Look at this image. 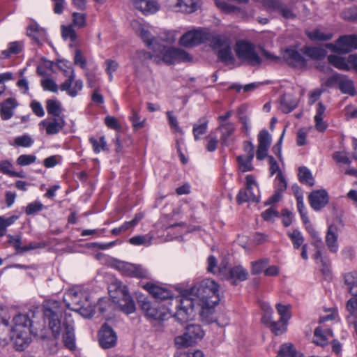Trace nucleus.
<instances>
[{
	"label": "nucleus",
	"instance_id": "nucleus-1",
	"mask_svg": "<svg viewBox=\"0 0 357 357\" xmlns=\"http://www.w3.org/2000/svg\"><path fill=\"white\" fill-rule=\"evenodd\" d=\"M43 308L45 319L48 321L54 337L57 338L63 332L64 345L70 350L74 349L75 348L74 327L70 321L61 324L59 319L62 312L60 303L54 300H49L44 303Z\"/></svg>",
	"mask_w": 357,
	"mask_h": 357
},
{
	"label": "nucleus",
	"instance_id": "nucleus-2",
	"mask_svg": "<svg viewBox=\"0 0 357 357\" xmlns=\"http://www.w3.org/2000/svg\"><path fill=\"white\" fill-rule=\"evenodd\" d=\"M150 48L153 50V54L144 50L137 51L138 59L142 61L152 59L155 63L159 64L163 62L168 65L192 60L190 55L185 50L180 48L167 47L160 43H155Z\"/></svg>",
	"mask_w": 357,
	"mask_h": 357
},
{
	"label": "nucleus",
	"instance_id": "nucleus-3",
	"mask_svg": "<svg viewBox=\"0 0 357 357\" xmlns=\"http://www.w3.org/2000/svg\"><path fill=\"white\" fill-rule=\"evenodd\" d=\"M32 321L26 314H18L13 319V333L15 335V347L22 351L31 341L30 326Z\"/></svg>",
	"mask_w": 357,
	"mask_h": 357
},
{
	"label": "nucleus",
	"instance_id": "nucleus-4",
	"mask_svg": "<svg viewBox=\"0 0 357 357\" xmlns=\"http://www.w3.org/2000/svg\"><path fill=\"white\" fill-rule=\"evenodd\" d=\"M64 301L69 309L79 312L84 317H90L94 314L93 307L83 292L70 289L66 294Z\"/></svg>",
	"mask_w": 357,
	"mask_h": 357
},
{
	"label": "nucleus",
	"instance_id": "nucleus-5",
	"mask_svg": "<svg viewBox=\"0 0 357 357\" xmlns=\"http://www.w3.org/2000/svg\"><path fill=\"white\" fill-rule=\"evenodd\" d=\"M212 48L217 51L219 59L227 65L234 62V57L231 52V42L224 35L213 36L210 42Z\"/></svg>",
	"mask_w": 357,
	"mask_h": 357
},
{
	"label": "nucleus",
	"instance_id": "nucleus-6",
	"mask_svg": "<svg viewBox=\"0 0 357 357\" xmlns=\"http://www.w3.org/2000/svg\"><path fill=\"white\" fill-rule=\"evenodd\" d=\"M197 294L208 306L217 305L220 301L218 284L210 279L201 282L197 289Z\"/></svg>",
	"mask_w": 357,
	"mask_h": 357
},
{
	"label": "nucleus",
	"instance_id": "nucleus-7",
	"mask_svg": "<svg viewBox=\"0 0 357 357\" xmlns=\"http://www.w3.org/2000/svg\"><path fill=\"white\" fill-rule=\"evenodd\" d=\"M204 333L199 325L190 324L186 326L185 333L175 337V344L178 348L192 346L204 337Z\"/></svg>",
	"mask_w": 357,
	"mask_h": 357
},
{
	"label": "nucleus",
	"instance_id": "nucleus-8",
	"mask_svg": "<svg viewBox=\"0 0 357 357\" xmlns=\"http://www.w3.org/2000/svg\"><path fill=\"white\" fill-rule=\"evenodd\" d=\"M236 54L238 59L246 61L251 66H258L261 59L255 51V46L245 41H239L236 43Z\"/></svg>",
	"mask_w": 357,
	"mask_h": 357
},
{
	"label": "nucleus",
	"instance_id": "nucleus-9",
	"mask_svg": "<svg viewBox=\"0 0 357 357\" xmlns=\"http://www.w3.org/2000/svg\"><path fill=\"white\" fill-rule=\"evenodd\" d=\"M138 303L148 319L156 321L165 319L167 310L163 305L152 303L148 299L141 297L139 298Z\"/></svg>",
	"mask_w": 357,
	"mask_h": 357
},
{
	"label": "nucleus",
	"instance_id": "nucleus-10",
	"mask_svg": "<svg viewBox=\"0 0 357 357\" xmlns=\"http://www.w3.org/2000/svg\"><path fill=\"white\" fill-rule=\"evenodd\" d=\"M212 37L213 36L206 30L195 29L183 35L179 43L186 47H193L207 40L211 42Z\"/></svg>",
	"mask_w": 357,
	"mask_h": 357
},
{
	"label": "nucleus",
	"instance_id": "nucleus-11",
	"mask_svg": "<svg viewBox=\"0 0 357 357\" xmlns=\"http://www.w3.org/2000/svg\"><path fill=\"white\" fill-rule=\"evenodd\" d=\"M112 288L115 289L118 296L122 297V299L114 301L115 302L119 303L121 310L126 314L134 312L135 310V305L128 293L127 287L125 285H123L121 282H116L109 287L110 293L112 291Z\"/></svg>",
	"mask_w": 357,
	"mask_h": 357
},
{
	"label": "nucleus",
	"instance_id": "nucleus-12",
	"mask_svg": "<svg viewBox=\"0 0 357 357\" xmlns=\"http://www.w3.org/2000/svg\"><path fill=\"white\" fill-rule=\"evenodd\" d=\"M326 47L333 52L347 54L357 49V36L348 35L340 37L335 43H328Z\"/></svg>",
	"mask_w": 357,
	"mask_h": 357
},
{
	"label": "nucleus",
	"instance_id": "nucleus-13",
	"mask_svg": "<svg viewBox=\"0 0 357 357\" xmlns=\"http://www.w3.org/2000/svg\"><path fill=\"white\" fill-rule=\"evenodd\" d=\"M263 4L267 10L270 11H276L280 13L284 18L288 20H294L296 17L292 7L284 4L278 0H254Z\"/></svg>",
	"mask_w": 357,
	"mask_h": 357
},
{
	"label": "nucleus",
	"instance_id": "nucleus-14",
	"mask_svg": "<svg viewBox=\"0 0 357 357\" xmlns=\"http://www.w3.org/2000/svg\"><path fill=\"white\" fill-rule=\"evenodd\" d=\"M177 310L174 317L180 322L188 321L193 316V302L188 298H176Z\"/></svg>",
	"mask_w": 357,
	"mask_h": 357
},
{
	"label": "nucleus",
	"instance_id": "nucleus-15",
	"mask_svg": "<svg viewBox=\"0 0 357 357\" xmlns=\"http://www.w3.org/2000/svg\"><path fill=\"white\" fill-rule=\"evenodd\" d=\"M218 272L222 279L230 280L234 285L236 284V280L243 281L247 279L248 272L241 266H237L231 268L219 267Z\"/></svg>",
	"mask_w": 357,
	"mask_h": 357
},
{
	"label": "nucleus",
	"instance_id": "nucleus-16",
	"mask_svg": "<svg viewBox=\"0 0 357 357\" xmlns=\"http://www.w3.org/2000/svg\"><path fill=\"white\" fill-rule=\"evenodd\" d=\"M117 269L124 275L138 278H146L148 271L141 265L119 261L116 264Z\"/></svg>",
	"mask_w": 357,
	"mask_h": 357
},
{
	"label": "nucleus",
	"instance_id": "nucleus-17",
	"mask_svg": "<svg viewBox=\"0 0 357 357\" xmlns=\"http://www.w3.org/2000/svg\"><path fill=\"white\" fill-rule=\"evenodd\" d=\"M131 26L149 47H153L155 43H159L151 35L147 25L141 23L138 20H133L131 22Z\"/></svg>",
	"mask_w": 357,
	"mask_h": 357
},
{
	"label": "nucleus",
	"instance_id": "nucleus-18",
	"mask_svg": "<svg viewBox=\"0 0 357 357\" xmlns=\"http://www.w3.org/2000/svg\"><path fill=\"white\" fill-rule=\"evenodd\" d=\"M75 75L72 70L68 79L60 86V89L66 91L71 97H75L83 88V82L81 79L76 80L75 82Z\"/></svg>",
	"mask_w": 357,
	"mask_h": 357
},
{
	"label": "nucleus",
	"instance_id": "nucleus-19",
	"mask_svg": "<svg viewBox=\"0 0 357 357\" xmlns=\"http://www.w3.org/2000/svg\"><path fill=\"white\" fill-rule=\"evenodd\" d=\"M116 335L114 331L107 324H104L99 331V343L104 349L113 347L116 342Z\"/></svg>",
	"mask_w": 357,
	"mask_h": 357
},
{
	"label": "nucleus",
	"instance_id": "nucleus-20",
	"mask_svg": "<svg viewBox=\"0 0 357 357\" xmlns=\"http://www.w3.org/2000/svg\"><path fill=\"white\" fill-rule=\"evenodd\" d=\"M134 7L145 15L158 12L160 6L156 0H131Z\"/></svg>",
	"mask_w": 357,
	"mask_h": 357
},
{
	"label": "nucleus",
	"instance_id": "nucleus-21",
	"mask_svg": "<svg viewBox=\"0 0 357 357\" xmlns=\"http://www.w3.org/2000/svg\"><path fill=\"white\" fill-rule=\"evenodd\" d=\"M308 199L310 206L315 211L320 210L328 202V195L325 190H319L312 192Z\"/></svg>",
	"mask_w": 357,
	"mask_h": 357
},
{
	"label": "nucleus",
	"instance_id": "nucleus-22",
	"mask_svg": "<svg viewBox=\"0 0 357 357\" xmlns=\"http://www.w3.org/2000/svg\"><path fill=\"white\" fill-rule=\"evenodd\" d=\"M284 59L289 65L297 68H302L306 66L307 60L303 53L294 49H287L284 53Z\"/></svg>",
	"mask_w": 357,
	"mask_h": 357
},
{
	"label": "nucleus",
	"instance_id": "nucleus-23",
	"mask_svg": "<svg viewBox=\"0 0 357 357\" xmlns=\"http://www.w3.org/2000/svg\"><path fill=\"white\" fill-rule=\"evenodd\" d=\"M144 288L155 299L166 300L172 298L171 291L155 284L146 283L144 285Z\"/></svg>",
	"mask_w": 357,
	"mask_h": 357
},
{
	"label": "nucleus",
	"instance_id": "nucleus-24",
	"mask_svg": "<svg viewBox=\"0 0 357 357\" xmlns=\"http://www.w3.org/2000/svg\"><path fill=\"white\" fill-rule=\"evenodd\" d=\"M337 227L335 225H331L328 227L325 241L328 250L331 253H337L339 249L337 243Z\"/></svg>",
	"mask_w": 357,
	"mask_h": 357
},
{
	"label": "nucleus",
	"instance_id": "nucleus-25",
	"mask_svg": "<svg viewBox=\"0 0 357 357\" xmlns=\"http://www.w3.org/2000/svg\"><path fill=\"white\" fill-rule=\"evenodd\" d=\"M174 9L177 12L192 13L200 7L199 0H174Z\"/></svg>",
	"mask_w": 357,
	"mask_h": 357
},
{
	"label": "nucleus",
	"instance_id": "nucleus-26",
	"mask_svg": "<svg viewBox=\"0 0 357 357\" xmlns=\"http://www.w3.org/2000/svg\"><path fill=\"white\" fill-rule=\"evenodd\" d=\"M66 122L63 118H53L52 121H42L39 126L45 128L47 135H55L58 133L64 126Z\"/></svg>",
	"mask_w": 357,
	"mask_h": 357
},
{
	"label": "nucleus",
	"instance_id": "nucleus-27",
	"mask_svg": "<svg viewBox=\"0 0 357 357\" xmlns=\"http://www.w3.org/2000/svg\"><path fill=\"white\" fill-rule=\"evenodd\" d=\"M237 202L241 204L242 203L252 202H259V189H252L245 188V189L241 190L236 197Z\"/></svg>",
	"mask_w": 357,
	"mask_h": 357
},
{
	"label": "nucleus",
	"instance_id": "nucleus-28",
	"mask_svg": "<svg viewBox=\"0 0 357 357\" xmlns=\"http://www.w3.org/2000/svg\"><path fill=\"white\" fill-rule=\"evenodd\" d=\"M16 336L13 333L11 326H9L6 319H2L0 322V344L6 343L9 340L14 342L15 344Z\"/></svg>",
	"mask_w": 357,
	"mask_h": 357
},
{
	"label": "nucleus",
	"instance_id": "nucleus-29",
	"mask_svg": "<svg viewBox=\"0 0 357 357\" xmlns=\"http://www.w3.org/2000/svg\"><path fill=\"white\" fill-rule=\"evenodd\" d=\"M298 100L296 98L289 94H284L280 98V109L287 114L297 107Z\"/></svg>",
	"mask_w": 357,
	"mask_h": 357
},
{
	"label": "nucleus",
	"instance_id": "nucleus-30",
	"mask_svg": "<svg viewBox=\"0 0 357 357\" xmlns=\"http://www.w3.org/2000/svg\"><path fill=\"white\" fill-rule=\"evenodd\" d=\"M303 55L311 59L319 60L325 57L326 52L324 49L317 47H303L301 49Z\"/></svg>",
	"mask_w": 357,
	"mask_h": 357
},
{
	"label": "nucleus",
	"instance_id": "nucleus-31",
	"mask_svg": "<svg viewBox=\"0 0 357 357\" xmlns=\"http://www.w3.org/2000/svg\"><path fill=\"white\" fill-rule=\"evenodd\" d=\"M333 336V332L331 329L324 330L321 327H317L314 332L313 342L320 346H324L327 344L328 337Z\"/></svg>",
	"mask_w": 357,
	"mask_h": 357
},
{
	"label": "nucleus",
	"instance_id": "nucleus-32",
	"mask_svg": "<svg viewBox=\"0 0 357 357\" xmlns=\"http://www.w3.org/2000/svg\"><path fill=\"white\" fill-rule=\"evenodd\" d=\"M1 116L3 120L10 119L13 115V109L16 107L15 100L8 98L1 103Z\"/></svg>",
	"mask_w": 357,
	"mask_h": 357
},
{
	"label": "nucleus",
	"instance_id": "nucleus-33",
	"mask_svg": "<svg viewBox=\"0 0 357 357\" xmlns=\"http://www.w3.org/2000/svg\"><path fill=\"white\" fill-rule=\"evenodd\" d=\"M344 284L347 286V289L350 294L357 296V272L353 271L347 273L344 275Z\"/></svg>",
	"mask_w": 357,
	"mask_h": 357
},
{
	"label": "nucleus",
	"instance_id": "nucleus-34",
	"mask_svg": "<svg viewBox=\"0 0 357 357\" xmlns=\"http://www.w3.org/2000/svg\"><path fill=\"white\" fill-rule=\"evenodd\" d=\"M46 108L48 114L54 116V118H63L60 114L62 112L61 103L54 99H50L46 101Z\"/></svg>",
	"mask_w": 357,
	"mask_h": 357
},
{
	"label": "nucleus",
	"instance_id": "nucleus-35",
	"mask_svg": "<svg viewBox=\"0 0 357 357\" xmlns=\"http://www.w3.org/2000/svg\"><path fill=\"white\" fill-rule=\"evenodd\" d=\"M339 89L343 93L352 96L356 94V90L353 81L345 75H342V79L339 83Z\"/></svg>",
	"mask_w": 357,
	"mask_h": 357
},
{
	"label": "nucleus",
	"instance_id": "nucleus-36",
	"mask_svg": "<svg viewBox=\"0 0 357 357\" xmlns=\"http://www.w3.org/2000/svg\"><path fill=\"white\" fill-rule=\"evenodd\" d=\"M208 128V121L205 118L200 119L198 122L193 126L192 132L196 141L201 139V136L206 132Z\"/></svg>",
	"mask_w": 357,
	"mask_h": 357
},
{
	"label": "nucleus",
	"instance_id": "nucleus-37",
	"mask_svg": "<svg viewBox=\"0 0 357 357\" xmlns=\"http://www.w3.org/2000/svg\"><path fill=\"white\" fill-rule=\"evenodd\" d=\"M221 132V140L223 144H226L227 139L235 130V126L231 122L221 123L218 127Z\"/></svg>",
	"mask_w": 357,
	"mask_h": 357
},
{
	"label": "nucleus",
	"instance_id": "nucleus-38",
	"mask_svg": "<svg viewBox=\"0 0 357 357\" xmlns=\"http://www.w3.org/2000/svg\"><path fill=\"white\" fill-rule=\"evenodd\" d=\"M307 37L312 40L326 41L333 38V34L331 33H324L320 29H314L312 31L307 32Z\"/></svg>",
	"mask_w": 357,
	"mask_h": 357
},
{
	"label": "nucleus",
	"instance_id": "nucleus-39",
	"mask_svg": "<svg viewBox=\"0 0 357 357\" xmlns=\"http://www.w3.org/2000/svg\"><path fill=\"white\" fill-rule=\"evenodd\" d=\"M328 61L330 64L334 67L344 70H348L349 69V65L346 60L340 56L330 55L328 56Z\"/></svg>",
	"mask_w": 357,
	"mask_h": 357
},
{
	"label": "nucleus",
	"instance_id": "nucleus-40",
	"mask_svg": "<svg viewBox=\"0 0 357 357\" xmlns=\"http://www.w3.org/2000/svg\"><path fill=\"white\" fill-rule=\"evenodd\" d=\"M253 157L247 155H240L237 158L238 168L242 172L252 171L253 167L252 165Z\"/></svg>",
	"mask_w": 357,
	"mask_h": 357
},
{
	"label": "nucleus",
	"instance_id": "nucleus-41",
	"mask_svg": "<svg viewBox=\"0 0 357 357\" xmlns=\"http://www.w3.org/2000/svg\"><path fill=\"white\" fill-rule=\"evenodd\" d=\"M298 178L299 181L305 184L310 186L314 185V179L310 171L305 167H302L298 169Z\"/></svg>",
	"mask_w": 357,
	"mask_h": 357
},
{
	"label": "nucleus",
	"instance_id": "nucleus-42",
	"mask_svg": "<svg viewBox=\"0 0 357 357\" xmlns=\"http://www.w3.org/2000/svg\"><path fill=\"white\" fill-rule=\"evenodd\" d=\"M17 219V215H11L8 218L0 216V237L6 234L7 227L14 224Z\"/></svg>",
	"mask_w": 357,
	"mask_h": 357
},
{
	"label": "nucleus",
	"instance_id": "nucleus-43",
	"mask_svg": "<svg viewBox=\"0 0 357 357\" xmlns=\"http://www.w3.org/2000/svg\"><path fill=\"white\" fill-rule=\"evenodd\" d=\"M23 44L20 41L11 42L8 45V49L2 51V54L6 57L10 56V54H17L22 52Z\"/></svg>",
	"mask_w": 357,
	"mask_h": 357
},
{
	"label": "nucleus",
	"instance_id": "nucleus-44",
	"mask_svg": "<svg viewBox=\"0 0 357 357\" xmlns=\"http://www.w3.org/2000/svg\"><path fill=\"white\" fill-rule=\"evenodd\" d=\"M153 236L149 234L135 236L129 239L130 243L135 245H144L149 246L151 244Z\"/></svg>",
	"mask_w": 357,
	"mask_h": 357
},
{
	"label": "nucleus",
	"instance_id": "nucleus-45",
	"mask_svg": "<svg viewBox=\"0 0 357 357\" xmlns=\"http://www.w3.org/2000/svg\"><path fill=\"white\" fill-rule=\"evenodd\" d=\"M297 353L293 344L285 343L280 346L277 357H293Z\"/></svg>",
	"mask_w": 357,
	"mask_h": 357
},
{
	"label": "nucleus",
	"instance_id": "nucleus-46",
	"mask_svg": "<svg viewBox=\"0 0 357 357\" xmlns=\"http://www.w3.org/2000/svg\"><path fill=\"white\" fill-rule=\"evenodd\" d=\"M89 141L92 144L93 150L96 153H99L101 151H105L107 149V142L105 137L103 136L99 139L91 137Z\"/></svg>",
	"mask_w": 357,
	"mask_h": 357
},
{
	"label": "nucleus",
	"instance_id": "nucleus-47",
	"mask_svg": "<svg viewBox=\"0 0 357 357\" xmlns=\"http://www.w3.org/2000/svg\"><path fill=\"white\" fill-rule=\"evenodd\" d=\"M61 35L65 40L69 38L72 42L75 41L77 38L76 31L73 24L62 25Z\"/></svg>",
	"mask_w": 357,
	"mask_h": 357
},
{
	"label": "nucleus",
	"instance_id": "nucleus-48",
	"mask_svg": "<svg viewBox=\"0 0 357 357\" xmlns=\"http://www.w3.org/2000/svg\"><path fill=\"white\" fill-rule=\"evenodd\" d=\"M289 305H284L281 303L276 305L278 313L280 314V321L282 322L287 323V321L290 319L291 315L289 312Z\"/></svg>",
	"mask_w": 357,
	"mask_h": 357
},
{
	"label": "nucleus",
	"instance_id": "nucleus-49",
	"mask_svg": "<svg viewBox=\"0 0 357 357\" xmlns=\"http://www.w3.org/2000/svg\"><path fill=\"white\" fill-rule=\"evenodd\" d=\"M288 236L291 238L294 248L296 249L298 248L304 241L301 233L297 229H294L291 233H289Z\"/></svg>",
	"mask_w": 357,
	"mask_h": 357
},
{
	"label": "nucleus",
	"instance_id": "nucleus-50",
	"mask_svg": "<svg viewBox=\"0 0 357 357\" xmlns=\"http://www.w3.org/2000/svg\"><path fill=\"white\" fill-rule=\"evenodd\" d=\"M268 264V259L266 258L252 262V273L259 274L261 273Z\"/></svg>",
	"mask_w": 357,
	"mask_h": 357
},
{
	"label": "nucleus",
	"instance_id": "nucleus-51",
	"mask_svg": "<svg viewBox=\"0 0 357 357\" xmlns=\"http://www.w3.org/2000/svg\"><path fill=\"white\" fill-rule=\"evenodd\" d=\"M216 6L222 11L227 13H236L240 11V8L235 6L227 3L224 1L215 0Z\"/></svg>",
	"mask_w": 357,
	"mask_h": 357
},
{
	"label": "nucleus",
	"instance_id": "nucleus-52",
	"mask_svg": "<svg viewBox=\"0 0 357 357\" xmlns=\"http://www.w3.org/2000/svg\"><path fill=\"white\" fill-rule=\"evenodd\" d=\"M259 146L269 148L271 143V136L266 130H262L258 135Z\"/></svg>",
	"mask_w": 357,
	"mask_h": 357
},
{
	"label": "nucleus",
	"instance_id": "nucleus-53",
	"mask_svg": "<svg viewBox=\"0 0 357 357\" xmlns=\"http://www.w3.org/2000/svg\"><path fill=\"white\" fill-rule=\"evenodd\" d=\"M297 208L304 224L309 223L307 213L305 212V205L303 195H296Z\"/></svg>",
	"mask_w": 357,
	"mask_h": 357
},
{
	"label": "nucleus",
	"instance_id": "nucleus-54",
	"mask_svg": "<svg viewBox=\"0 0 357 357\" xmlns=\"http://www.w3.org/2000/svg\"><path fill=\"white\" fill-rule=\"evenodd\" d=\"M44 208L43 204L40 202H33L29 204L25 209V212L27 215H34L36 213L40 211Z\"/></svg>",
	"mask_w": 357,
	"mask_h": 357
},
{
	"label": "nucleus",
	"instance_id": "nucleus-55",
	"mask_svg": "<svg viewBox=\"0 0 357 357\" xmlns=\"http://www.w3.org/2000/svg\"><path fill=\"white\" fill-rule=\"evenodd\" d=\"M268 327L271 328V331L275 333V335H278L286 331V323L282 322L280 320L278 321H273L271 323Z\"/></svg>",
	"mask_w": 357,
	"mask_h": 357
},
{
	"label": "nucleus",
	"instance_id": "nucleus-56",
	"mask_svg": "<svg viewBox=\"0 0 357 357\" xmlns=\"http://www.w3.org/2000/svg\"><path fill=\"white\" fill-rule=\"evenodd\" d=\"M73 25L78 28H83L86 26V15L79 13H73Z\"/></svg>",
	"mask_w": 357,
	"mask_h": 357
},
{
	"label": "nucleus",
	"instance_id": "nucleus-57",
	"mask_svg": "<svg viewBox=\"0 0 357 357\" xmlns=\"http://www.w3.org/2000/svg\"><path fill=\"white\" fill-rule=\"evenodd\" d=\"M36 160V157L35 155L23 154L17 158L16 162L20 166H26L35 162Z\"/></svg>",
	"mask_w": 357,
	"mask_h": 357
},
{
	"label": "nucleus",
	"instance_id": "nucleus-58",
	"mask_svg": "<svg viewBox=\"0 0 357 357\" xmlns=\"http://www.w3.org/2000/svg\"><path fill=\"white\" fill-rule=\"evenodd\" d=\"M105 65L106 66V73L109 75V81H112L113 79L112 73L117 70L119 64L114 60L107 59L105 61Z\"/></svg>",
	"mask_w": 357,
	"mask_h": 357
},
{
	"label": "nucleus",
	"instance_id": "nucleus-59",
	"mask_svg": "<svg viewBox=\"0 0 357 357\" xmlns=\"http://www.w3.org/2000/svg\"><path fill=\"white\" fill-rule=\"evenodd\" d=\"M41 85L44 90L50 91L54 93H56L58 91V86L56 82L50 78L43 79L41 81Z\"/></svg>",
	"mask_w": 357,
	"mask_h": 357
},
{
	"label": "nucleus",
	"instance_id": "nucleus-60",
	"mask_svg": "<svg viewBox=\"0 0 357 357\" xmlns=\"http://www.w3.org/2000/svg\"><path fill=\"white\" fill-rule=\"evenodd\" d=\"M130 120L135 129H139L144 127V120L141 121L137 112L133 109H132V115L130 116Z\"/></svg>",
	"mask_w": 357,
	"mask_h": 357
},
{
	"label": "nucleus",
	"instance_id": "nucleus-61",
	"mask_svg": "<svg viewBox=\"0 0 357 357\" xmlns=\"http://www.w3.org/2000/svg\"><path fill=\"white\" fill-rule=\"evenodd\" d=\"M275 190L282 193L287 188V182L281 172H279L275 178Z\"/></svg>",
	"mask_w": 357,
	"mask_h": 357
},
{
	"label": "nucleus",
	"instance_id": "nucleus-62",
	"mask_svg": "<svg viewBox=\"0 0 357 357\" xmlns=\"http://www.w3.org/2000/svg\"><path fill=\"white\" fill-rule=\"evenodd\" d=\"M33 142L32 139L27 135H24L15 139V144L23 147H29Z\"/></svg>",
	"mask_w": 357,
	"mask_h": 357
},
{
	"label": "nucleus",
	"instance_id": "nucleus-63",
	"mask_svg": "<svg viewBox=\"0 0 357 357\" xmlns=\"http://www.w3.org/2000/svg\"><path fill=\"white\" fill-rule=\"evenodd\" d=\"M346 308L347 311L349 312V315L347 317L348 321L350 323V319L352 318L355 313V310L357 308V299L351 298L349 299L346 304Z\"/></svg>",
	"mask_w": 357,
	"mask_h": 357
},
{
	"label": "nucleus",
	"instance_id": "nucleus-64",
	"mask_svg": "<svg viewBox=\"0 0 357 357\" xmlns=\"http://www.w3.org/2000/svg\"><path fill=\"white\" fill-rule=\"evenodd\" d=\"M342 17L347 20H357V6H354L345 10L342 13Z\"/></svg>",
	"mask_w": 357,
	"mask_h": 357
}]
</instances>
